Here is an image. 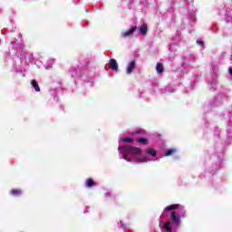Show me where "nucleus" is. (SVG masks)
I'll list each match as a JSON object with an SVG mask.
<instances>
[{
	"mask_svg": "<svg viewBox=\"0 0 232 232\" xmlns=\"http://www.w3.org/2000/svg\"><path fill=\"white\" fill-rule=\"evenodd\" d=\"M175 209H179V205L178 204L169 205V206L165 208L166 211H173Z\"/></svg>",
	"mask_w": 232,
	"mask_h": 232,
	"instance_id": "f8f14e48",
	"label": "nucleus"
},
{
	"mask_svg": "<svg viewBox=\"0 0 232 232\" xmlns=\"http://www.w3.org/2000/svg\"><path fill=\"white\" fill-rule=\"evenodd\" d=\"M86 188H93L95 186V181L92 179H87L85 181Z\"/></svg>",
	"mask_w": 232,
	"mask_h": 232,
	"instance_id": "1a4fd4ad",
	"label": "nucleus"
},
{
	"mask_svg": "<svg viewBox=\"0 0 232 232\" xmlns=\"http://www.w3.org/2000/svg\"><path fill=\"white\" fill-rule=\"evenodd\" d=\"M137 162H148V158L146 157L139 158L137 159Z\"/></svg>",
	"mask_w": 232,
	"mask_h": 232,
	"instance_id": "f3484780",
	"label": "nucleus"
},
{
	"mask_svg": "<svg viewBox=\"0 0 232 232\" xmlns=\"http://www.w3.org/2000/svg\"><path fill=\"white\" fill-rule=\"evenodd\" d=\"M31 85L33 86V88H34L35 92H41V88L39 87L37 80H32Z\"/></svg>",
	"mask_w": 232,
	"mask_h": 232,
	"instance_id": "6e6552de",
	"label": "nucleus"
},
{
	"mask_svg": "<svg viewBox=\"0 0 232 232\" xmlns=\"http://www.w3.org/2000/svg\"><path fill=\"white\" fill-rule=\"evenodd\" d=\"M109 68H111V70H113L114 72H117V70H119V65L117 64V61L115 59H110Z\"/></svg>",
	"mask_w": 232,
	"mask_h": 232,
	"instance_id": "20e7f679",
	"label": "nucleus"
},
{
	"mask_svg": "<svg viewBox=\"0 0 232 232\" xmlns=\"http://www.w3.org/2000/svg\"><path fill=\"white\" fill-rule=\"evenodd\" d=\"M137 30V25L132 26L130 29L122 32L121 33V37L123 38H128V37H131V35H133L135 34V31Z\"/></svg>",
	"mask_w": 232,
	"mask_h": 232,
	"instance_id": "7ed1b4c3",
	"label": "nucleus"
},
{
	"mask_svg": "<svg viewBox=\"0 0 232 232\" xmlns=\"http://www.w3.org/2000/svg\"><path fill=\"white\" fill-rule=\"evenodd\" d=\"M10 194L13 195V197H21V195H23V190L19 188H13L10 191Z\"/></svg>",
	"mask_w": 232,
	"mask_h": 232,
	"instance_id": "423d86ee",
	"label": "nucleus"
},
{
	"mask_svg": "<svg viewBox=\"0 0 232 232\" xmlns=\"http://www.w3.org/2000/svg\"><path fill=\"white\" fill-rule=\"evenodd\" d=\"M230 73H231V75H232V68L230 69Z\"/></svg>",
	"mask_w": 232,
	"mask_h": 232,
	"instance_id": "412c9836",
	"label": "nucleus"
},
{
	"mask_svg": "<svg viewBox=\"0 0 232 232\" xmlns=\"http://www.w3.org/2000/svg\"><path fill=\"white\" fill-rule=\"evenodd\" d=\"M140 34L141 35H146V34H148V25L146 24H141L140 27Z\"/></svg>",
	"mask_w": 232,
	"mask_h": 232,
	"instance_id": "0eeeda50",
	"label": "nucleus"
},
{
	"mask_svg": "<svg viewBox=\"0 0 232 232\" xmlns=\"http://www.w3.org/2000/svg\"><path fill=\"white\" fill-rule=\"evenodd\" d=\"M175 153H177V149H170V150H168L165 152V157H170V155H175Z\"/></svg>",
	"mask_w": 232,
	"mask_h": 232,
	"instance_id": "ddd939ff",
	"label": "nucleus"
},
{
	"mask_svg": "<svg viewBox=\"0 0 232 232\" xmlns=\"http://www.w3.org/2000/svg\"><path fill=\"white\" fill-rule=\"evenodd\" d=\"M156 72H158V73H164V65L160 63H157Z\"/></svg>",
	"mask_w": 232,
	"mask_h": 232,
	"instance_id": "9d476101",
	"label": "nucleus"
},
{
	"mask_svg": "<svg viewBox=\"0 0 232 232\" xmlns=\"http://www.w3.org/2000/svg\"><path fill=\"white\" fill-rule=\"evenodd\" d=\"M135 133L139 134V133H140V130H137Z\"/></svg>",
	"mask_w": 232,
	"mask_h": 232,
	"instance_id": "aec40b11",
	"label": "nucleus"
},
{
	"mask_svg": "<svg viewBox=\"0 0 232 232\" xmlns=\"http://www.w3.org/2000/svg\"><path fill=\"white\" fill-rule=\"evenodd\" d=\"M197 44H200V46H204V42H202V41H197Z\"/></svg>",
	"mask_w": 232,
	"mask_h": 232,
	"instance_id": "6ab92c4d",
	"label": "nucleus"
},
{
	"mask_svg": "<svg viewBox=\"0 0 232 232\" xmlns=\"http://www.w3.org/2000/svg\"><path fill=\"white\" fill-rule=\"evenodd\" d=\"M135 64H136V62L135 60H133L132 62H130L129 63V65L127 66V69H126V73L128 75H130V73L133 72V70H135Z\"/></svg>",
	"mask_w": 232,
	"mask_h": 232,
	"instance_id": "39448f33",
	"label": "nucleus"
},
{
	"mask_svg": "<svg viewBox=\"0 0 232 232\" xmlns=\"http://www.w3.org/2000/svg\"><path fill=\"white\" fill-rule=\"evenodd\" d=\"M170 226H171V222H169V221L166 222L165 225H164V229L169 231V232H172Z\"/></svg>",
	"mask_w": 232,
	"mask_h": 232,
	"instance_id": "2eb2a0df",
	"label": "nucleus"
},
{
	"mask_svg": "<svg viewBox=\"0 0 232 232\" xmlns=\"http://www.w3.org/2000/svg\"><path fill=\"white\" fill-rule=\"evenodd\" d=\"M146 153L147 155H150V157H157V150L155 149H148Z\"/></svg>",
	"mask_w": 232,
	"mask_h": 232,
	"instance_id": "9b49d317",
	"label": "nucleus"
},
{
	"mask_svg": "<svg viewBox=\"0 0 232 232\" xmlns=\"http://www.w3.org/2000/svg\"><path fill=\"white\" fill-rule=\"evenodd\" d=\"M121 141H122V142H129V143H131V142H133V139H131V138H122V139H121Z\"/></svg>",
	"mask_w": 232,
	"mask_h": 232,
	"instance_id": "dca6fc26",
	"label": "nucleus"
},
{
	"mask_svg": "<svg viewBox=\"0 0 232 232\" xmlns=\"http://www.w3.org/2000/svg\"><path fill=\"white\" fill-rule=\"evenodd\" d=\"M122 158L124 159V160H127V162H130V159L128 158V156H126V154H123Z\"/></svg>",
	"mask_w": 232,
	"mask_h": 232,
	"instance_id": "a211bd4d",
	"label": "nucleus"
},
{
	"mask_svg": "<svg viewBox=\"0 0 232 232\" xmlns=\"http://www.w3.org/2000/svg\"><path fill=\"white\" fill-rule=\"evenodd\" d=\"M121 153H129V155H140L142 150L139 147H133L131 145H123L120 147Z\"/></svg>",
	"mask_w": 232,
	"mask_h": 232,
	"instance_id": "f257e3e1",
	"label": "nucleus"
},
{
	"mask_svg": "<svg viewBox=\"0 0 232 232\" xmlns=\"http://www.w3.org/2000/svg\"><path fill=\"white\" fill-rule=\"evenodd\" d=\"M170 220L172 221V224H174V226L180 225V217L175 211L170 212Z\"/></svg>",
	"mask_w": 232,
	"mask_h": 232,
	"instance_id": "f03ea898",
	"label": "nucleus"
},
{
	"mask_svg": "<svg viewBox=\"0 0 232 232\" xmlns=\"http://www.w3.org/2000/svg\"><path fill=\"white\" fill-rule=\"evenodd\" d=\"M136 142H140V144H148V139L146 138H139L136 140Z\"/></svg>",
	"mask_w": 232,
	"mask_h": 232,
	"instance_id": "4468645a",
	"label": "nucleus"
}]
</instances>
